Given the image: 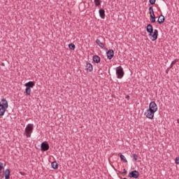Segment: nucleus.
Here are the masks:
<instances>
[{
  "label": "nucleus",
  "instance_id": "obj_12",
  "mask_svg": "<svg viewBox=\"0 0 179 179\" xmlns=\"http://www.w3.org/2000/svg\"><path fill=\"white\" fill-rule=\"evenodd\" d=\"M99 16L101 19L106 18V11L104 10V9L103 8L99 9Z\"/></svg>",
  "mask_w": 179,
  "mask_h": 179
},
{
  "label": "nucleus",
  "instance_id": "obj_11",
  "mask_svg": "<svg viewBox=\"0 0 179 179\" xmlns=\"http://www.w3.org/2000/svg\"><path fill=\"white\" fill-rule=\"evenodd\" d=\"M35 85H36V83H34V81H29L25 83L24 86H26L27 87H29V89H31L34 87Z\"/></svg>",
  "mask_w": 179,
  "mask_h": 179
},
{
  "label": "nucleus",
  "instance_id": "obj_25",
  "mask_svg": "<svg viewBox=\"0 0 179 179\" xmlns=\"http://www.w3.org/2000/svg\"><path fill=\"white\" fill-rule=\"evenodd\" d=\"M177 62H178V59H175L174 61H173L169 66V68L171 69V68H173V65H176V64H177Z\"/></svg>",
  "mask_w": 179,
  "mask_h": 179
},
{
  "label": "nucleus",
  "instance_id": "obj_36",
  "mask_svg": "<svg viewBox=\"0 0 179 179\" xmlns=\"http://www.w3.org/2000/svg\"><path fill=\"white\" fill-rule=\"evenodd\" d=\"M0 176H1V172H0Z\"/></svg>",
  "mask_w": 179,
  "mask_h": 179
},
{
  "label": "nucleus",
  "instance_id": "obj_8",
  "mask_svg": "<svg viewBox=\"0 0 179 179\" xmlns=\"http://www.w3.org/2000/svg\"><path fill=\"white\" fill-rule=\"evenodd\" d=\"M149 36H151L152 41H156V40H157V37H159V31L157 29H155L154 32L152 31V35Z\"/></svg>",
  "mask_w": 179,
  "mask_h": 179
},
{
  "label": "nucleus",
  "instance_id": "obj_30",
  "mask_svg": "<svg viewBox=\"0 0 179 179\" xmlns=\"http://www.w3.org/2000/svg\"><path fill=\"white\" fill-rule=\"evenodd\" d=\"M176 164H179V157H177L175 160Z\"/></svg>",
  "mask_w": 179,
  "mask_h": 179
},
{
  "label": "nucleus",
  "instance_id": "obj_5",
  "mask_svg": "<svg viewBox=\"0 0 179 179\" xmlns=\"http://www.w3.org/2000/svg\"><path fill=\"white\" fill-rule=\"evenodd\" d=\"M50 149V144H48V143H47L46 141L43 142L41 144V150L42 152H47V150H48Z\"/></svg>",
  "mask_w": 179,
  "mask_h": 179
},
{
  "label": "nucleus",
  "instance_id": "obj_23",
  "mask_svg": "<svg viewBox=\"0 0 179 179\" xmlns=\"http://www.w3.org/2000/svg\"><path fill=\"white\" fill-rule=\"evenodd\" d=\"M95 6H100L101 5V0H94Z\"/></svg>",
  "mask_w": 179,
  "mask_h": 179
},
{
  "label": "nucleus",
  "instance_id": "obj_28",
  "mask_svg": "<svg viewBox=\"0 0 179 179\" xmlns=\"http://www.w3.org/2000/svg\"><path fill=\"white\" fill-rule=\"evenodd\" d=\"M3 164L2 162H0V171H2L3 170Z\"/></svg>",
  "mask_w": 179,
  "mask_h": 179
},
{
  "label": "nucleus",
  "instance_id": "obj_32",
  "mask_svg": "<svg viewBox=\"0 0 179 179\" xmlns=\"http://www.w3.org/2000/svg\"><path fill=\"white\" fill-rule=\"evenodd\" d=\"M170 67H168L167 69L166 70V73H169V71H170Z\"/></svg>",
  "mask_w": 179,
  "mask_h": 179
},
{
  "label": "nucleus",
  "instance_id": "obj_19",
  "mask_svg": "<svg viewBox=\"0 0 179 179\" xmlns=\"http://www.w3.org/2000/svg\"><path fill=\"white\" fill-rule=\"evenodd\" d=\"M120 160H122V162H123V163H128V161L127 160V159L125 158V156H124L122 154L120 153Z\"/></svg>",
  "mask_w": 179,
  "mask_h": 179
},
{
  "label": "nucleus",
  "instance_id": "obj_35",
  "mask_svg": "<svg viewBox=\"0 0 179 179\" xmlns=\"http://www.w3.org/2000/svg\"><path fill=\"white\" fill-rule=\"evenodd\" d=\"M177 121H178V124H179V119H178Z\"/></svg>",
  "mask_w": 179,
  "mask_h": 179
},
{
  "label": "nucleus",
  "instance_id": "obj_16",
  "mask_svg": "<svg viewBox=\"0 0 179 179\" xmlns=\"http://www.w3.org/2000/svg\"><path fill=\"white\" fill-rule=\"evenodd\" d=\"M86 69H87V71H89V72H92L93 71V65L90 63H87Z\"/></svg>",
  "mask_w": 179,
  "mask_h": 179
},
{
  "label": "nucleus",
  "instance_id": "obj_2",
  "mask_svg": "<svg viewBox=\"0 0 179 179\" xmlns=\"http://www.w3.org/2000/svg\"><path fill=\"white\" fill-rule=\"evenodd\" d=\"M33 129H34L33 124H28L24 130V135L27 138H31V134H33Z\"/></svg>",
  "mask_w": 179,
  "mask_h": 179
},
{
  "label": "nucleus",
  "instance_id": "obj_9",
  "mask_svg": "<svg viewBox=\"0 0 179 179\" xmlns=\"http://www.w3.org/2000/svg\"><path fill=\"white\" fill-rule=\"evenodd\" d=\"M108 59H113L114 57V50L113 49H110L106 52Z\"/></svg>",
  "mask_w": 179,
  "mask_h": 179
},
{
  "label": "nucleus",
  "instance_id": "obj_17",
  "mask_svg": "<svg viewBox=\"0 0 179 179\" xmlns=\"http://www.w3.org/2000/svg\"><path fill=\"white\" fill-rule=\"evenodd\" d=\"M93 61L95 62V64H99L100 63V61H101V58L100 57L97 56V55H94L93 56Z\"/></svg>",
  "mask_w": 179,
  "mask_h": 179
},
{
  "label": "nucleus",
  "instance_id": "obj_33",
  "mask_svg": "<svg viewBox=\"0 0 179 179\" xmlns=\"http://www.w3.org/2000/svg\"><path fill=\"white\" fill-rule=\"evenodd\" d=\"M1 66H5V63H1Z\"/></svg>",
  "mask_w": 179,
  "mask_h": 179
},
{
  "label": "nucleus",
  "instance_id": "obj_34",
  "mask_svg": "<svg viewBox=\"0 0 179 179\" xmlns=\"http://www.w3.org/2000/svg\"><path fill=\"white\" fill-rule=\"evenodd\" d=\"M0 178H3V174H1V176H0Z\"/></svg>",
  "mask_w": 179,
  "mask_h": 179
},
{
  "label": "nucleus",
  "instance_id": "obj_14",
  "mask_svg": "<svg viewBox=\"0 0 179 179\" xmlns=\"http://www.w3.org/2000/svg\"><path fill=\"white\" fill-rule=\"evenodd\" d=\"M4 177L5 179H9L10 178V170L9 169H6L4 171Z\"/></svg>",
  "mask_w": 179,
  "mask_h": 179
},
{
  "label": "nucleus",
  "instance_id": "obj_4",
  "mask_svg": "<svg viewBox=\"0 0 179 179\" xmlns=\"http://www.w3.org/2000/svg\"><path fill=\"white\" fill-rule=\"evenodd\" d=\"M155 111L152 110V109H148L146 110V112L144 113V115L149 120H153L155 117Z\"/></svg>",
  "mask_w": 179,
  "mask_h": 179
},
{
  "label": "nucleus",
  "instance_id": "obj_29",
  "mask_svg": "<svg viewBox=\"0 0 179 179\" xmlns=\"http://www.w3.org/2000/svg\"><path fill=\"white\" fill-rule=\"evenodd\" d=\"M127 169H123V172L122 173V175L123 176H127Z\"/></svg>",
  "mask_w": 179,
  "mask_h": 179
},
{
  "label": "nucleus",
  "instance_id": "obj_31",
  "mask_svg": "<svg viewBox=\"0 0 179 179\" xmlns=\"http://www.w3.org/2000/svg\"><path fill=\"white\" fill-rule=\"evenodd\" d=\"M125 99H127V100L129 101V99H131V96H129V95H127Z\"/></svg>",
  "mask_w": 179,
  "mask_h": 179
},
{
  "label": "nucleus",
  "instance_id": "obj_21",
  "mask_svg": "<svg viewBox=\"0 0 179 179\" xmlns=\"http://www.w3.org/2000/svg\"><path fill=\"white\" fill-rule=\"evenodd\" d=\"M25 93L27 96H30V94H31V88L26 87Z\"/></svg>",
  "mask_w": 179,
  "mask_h": 179
},
{
  "label": "nucleus",
  "instance_id": "obj_10",
  "mask_svg": "<svg viewBox=\"0 0 179 179\" xmlns=\"http://www.w3.org/2000/svg\"><path fill=\"white\" fill-rule=\"evenodd\" d=\"M146 31L150 33L149 36H152V34L153 33V26L151 24H148L146 27Z\"/></svg>",
  "mask_w": 179,
  "mask_h": 179
},
{
  "label": "nucleus",
  "instance_id": "obj_15",
  "mask_svg": "<svg viewBox=\"0 0 179 179\" xmlns=\"http://www.w3.org/2000/svg\"><path fill=\"white\" fill-rule=\"evenodd\" d=\"M96 43L97 45L101 47V48H103V50H106V47L104 46V43H103L101 42V41H100V39H96Z\"/></svg>",
  "mask_w": 179,
  "mask_h": 179
},
{
  "label": "nucleus",
  "instance_id": "obj_1",
  "mask_svg": "<svg viewBox=\"0 0 179 179\" xmlns=\"http://www.w3.org/2000/svg\"><path fill=\"white\" fill-rule=\"evenodd\" d=\"M8 107H9L8 101L6 99H2L0 101V117L5 115Z\"/></svg>",
  "mask_w": 179,
  "mask_h": 179
},
{
  "label": "nucleus",
  "instance_id": "obj_3",
  "mask_svg": "<svg viewBox=\"0 0 179 179\" xmlns=\"http://www.w3.org/2000/svg\"><path fill=\"white\" fill-rule=\"evenodd\" d=\"M125 73L124 72V69L121 66L117 67L116 69V75L117 79H122L124 78V75Z\"/></svg>",
  "mask_w": 179,
  "mask_h": 179
},
{
  "label": "nucleus",
  "instance_id": "obj_7",
  "mask_svg": "<svg viewBox=\"0 0 179 179\" xmlns=\"http://www.w3.org/2000/svg\"><path fill=\"white\" fill-rule=\"evenodd\" d=\"M148 110H151L152 111H154V113H156V111H157V104H156V102L151 101Z\"/></svg>",
  "mask_w": 179,
  "mask_h": 179
},
{
  "label": "nucleus",
  "instance_id": "obj_26",
  "mask_svg": "<svg viewBox=\"0 0 179 179\" xmlns=\"http://www.w3.org/2000/svg\"><path fill=\"white\" fill-rule=\"evenodd\" d=\"M150 5H155L156 3V0H149Z\"/></svg>",
  "mask_w": 179,
  "mask_h": 179
},
{
  "label": "nucleus",
  "instance_id": "obj_20",
  "mask_svg": "<svg viewBox=\"0 0 179 179\" xmlns=\"http://www.w3.org/2000/svg\"><path fill=\"white\" fill-rule=\"evenodd\" d=\"M151 23H156V15H150Z\"/></svg>",
  "mask_w": 179,
  "mask_h": 179
},
{
  "label": "nucleus",
  "instance_id": "obj_22",
  "mask_svg": "<svg viewBox=\"0 0 179 179\" xmlns=\"http://www.w3.org/2000/svg\"><path fill=\"white\" fill-rule=\"evenodd\" d=\"M149 13H150V16L155 15V11L153 10V7L152 6L149 7Z\"/></svg>",
  "mask_w": 179,
  "mask_h": 179
},
{
  "label": "nucleus",
  "instance_id": "obj_18",
  "mask_svg": "<svg viewBox=\"0 0 179 179\" xmlns=\"http://www.w3.org/2000/svg\"><path fill=\"white\" fill-rule=\"evenodd\" d=\"M52 169H54V170H57L58 169V163L57 162H53L51 164Z\"/></svg>",
  "mask_w": 179,
  "mask_h": 179
},
{
  "label": "nucleus",
  "instance_id": "obj_13",
  "mask_svg": "<svg viewBox=\"0 0 179 179\" xmlns=\"http://www.w3.org/2000/svg\"><path fill=\"white\" fill-rule=\"evenodd\" d=\"M165 20H166V18L164 17L163 15H161L159 16L157 22L159 24H163Z\"/></svg>",
  "mask_w": 179,
  "mask_h": 179
},
{
  "label": "nucleus",
  "instance_id": "obj_27",
  "mask_svg": "<svg viewBox=\"0 0 179 179\" xmlns=\"http://www.w3.org/2000/svg\"><path fill=\"white\" fill-rule=\"evenodd\" d=\"M133 157H134V160H135V162H136V160H138V155L134 154Z\"/></svg>",
  "mask_w": 179,
  "mask_h": 179
},
{
  "label": "nucleus",
  "instance_id": "obj_6",
  "mask_svg": "<svg viewBox=\"0 0 179 179\" xmlns=\"http://www.w3.org/2000/svg\"><path fill=\"white\" fill-rule=\"evenodd\" d=\"M129 178H139V171L134 170L129 173Z\"/></svg>",
  "mask_w": 179,
  "mask_h": 179
},
{
  "label": "nucleus",
  "instance_id": "obj_24",
  "mask_svg": "<svg viewBox=\"0 0 179 179\" xmlns=\"http://www.w3.org/2000/svg\"><path fill=\"white\" fill-rule=\"evenodd\" d=\"M69 48H70L71 50L74 51L75 48H76L75 44H73V43L69 44Z\"/></svg>",
  "mask_w": 179,
  "mask_h": 179
}]
</instances>
